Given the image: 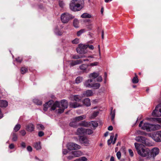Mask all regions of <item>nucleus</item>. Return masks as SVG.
Wrapping results in <instances>:
<instances>
[{"mask_svg": "<svg viewBox=\"0 0 161 161\" xmlns=\"http://www.w3.org/2000/svg\"><path fill=\"white\" fill-rule=\"evenodd\" d=\"M135 146L138 154L140 156L142 157H147L148 159L151 158L149 149L142 147V145L138 143H135Z\"/></svg>", "mask_w": 161, "mask_h": 161, "instance_id": "nucleus-1", "label": "nucleus"}, {"mask_svg": "<svg viewBox=\"0 0 161 161\" xmlns=\"http://www.w3.org/2000/svg\"><path fill=\"white\" fill-rule=\"evenodd\" d=\"M68 107L67 101L65 100H63L61 101L60 103L58 101H56L51 108V109L54 110L56 108H58L56 111L58 113L60 114L63 113L64 109L67 108Z\"/></svg>", "mask_w": 161, "mask_h": 161, "instance_id": "nucleus-2", "label": "nucleus"}, {"mask_svg": "<svg viewBox=\"0 0 161 161\" xmlns=\"http://www.w3.org/2000/svg\"><path fill=\"white\" fill-rule=\"evenodd\" d=\"M143 121L140 122L139 126L141 127V129L144 130H146L147 131H151L159 130L161 128L160 126L159 125H153L148 123H145L142 126Z\"/></svg>", "mask_w": 161, "mask_h": 161, "instance_id": "nucleus-3", "label": "nucleus"}, {"mask_svg": "<svg viewBox=\"0 0 161 161\" xmlns=\"http://www.w3.org/2000/svg\"><path fill=\"white\" fill-rule=\"evenodd\" d=\"M83 0H72L69 4L70 9L74 11H80L83 8Z\"/></svg>", "mask_w": 161, "mask_h": 161, "instance_id": "nucleus-4", "label": "nucleus"}, {"mask_svg": "<svg viewBox=\"0 0 161 161\" xmlns=\"http://www.w3.org/2000/svg\"><path fill=\"white\" fill-rule=\"evenodd\" d=\"M148 135L155 142H161V130L150 133Z\"/></svg>", "mask_w": 161, "mask_h": 161, "instance_id": "nucleus-5", "label": "nucleus"}, {"mask_svg": "<svg viewBox=\"0 0 161 161\" xmlns=\"http://www.w3.org/2000/svg\"><path fill=\"white\" fill-rule=\"evenodd\" d=\"M74 18L72 15L67 13H64L61 15V20L63 23H66L68 22L70 19Z\"/></svg>", "mask_w": 161, "mask_h": 161, "instance_id": "nucleus-6", "label": "nucleus"}, {"mask_svg": "<svg viewBox=\"0 0 161 161\" xmlns=\"http://www.w3.org/2000/svg\"><path fill=\"white\" fill-rule=\"evenodd\" d=\"M78 47L76 48V51L78 53L80 54H84L87 53L86 48L88 47L87 45H83L79 44Z\"/></svg>", "mask_w": 161, "mask_h": 161, "instance_id": "nucleus-7", "label": "nucleus"}, {"mask_svg": "<svg viewBox=\"0 0 161 161\" xmlns=\"http://www.w3.org/2000/svg\"><path fill=\"white\" fill-rule=\"evenodd\" d=\"M152 115L153 116H161V104L156 107L155 109L152 113Z\"/></svg>", "mask_w": 161, "mask_h": 161, "instance_id": "nucleus-8", "label": "nucleus"}, {"mask_svg": "<svg viewBox=\"0 0 161 161\" xmlns=\"http://www.w3.org/2000/svg\"><path fill=\"white\" fill-rule=\"evenodd\" d=\"M68 148L70 150L79 149L80 146L77 144L74 143H69L67 146Z\"/></svg>", "mask_w": 161, "mask_h": 161, "instance_id": "nucleus-9", "label": "nucleus"}, {"mask_svg": "<svg viewBox=\"0 0 161 161\" xmlns=\"http://www.w3.org/2000/svg\"><path fill=\"white\" fill-rule=\"evenodd\" d=\"M54 104V103H53V102L52 100L49 101L48 102L46 103L43 105L44 110L45 111H47V110L48 108L50 107H51V108ZM50 110H53L51 109V108H50Z\"/></svg>", "mask_w": 161, "mask_h": 161, "instance_id": "nucleus-10", "label": "nucleus"}, {"mask_svg": "<svg viewBox=\"0 0 161 161\" xmlns=\"http://www.w3.org/2000/svg\"><path fill=\"white\" fill-rule=\"evenodd\" d=\"M159 153V150L157 148H154L151 151H150V155H151V158H154L156 155Z\"/></svg>", "mask_w": 161, "mask_h": 161, "instance_id": "nucleus-11", "label": "nucleus"}, {"mask_svg": "<svg viewBox=\"0 0 161 161\" xmlns=\"http://www.w3.org/2000/svg\"><path fill=\"white\" fill-rule=\"evenodd\" d=\"M35 126L33 124L30 123L26 126V130L28 131L32 132L34 130Z\"/></svg>", "mask_w": 161, "mask_h": 161, "instance_id": "nucleus-12", "label": "nucleus"}, {"mask_svg": "<svg viewBox=\"0 0 161 161\" xmlns=\"http://www.w3.org/2000/svg\"><path fill=\"white\" fill-rule=\"evenodd\" d=\"M136 139L138 142L142 143L144 145H147L146 143V139L144 137L139 136L136 137Z\"/></svg>", "mask_w": 161, "mask_h": 161, "instance_id": "nucleus-13", "label": "nucleus"}, {"mask_svg": "<svg viewBox=\"0 0 161 161\" xmlns=\"http://www.w3.org/2000/svg\"><path fill=\"white\" fill-rule=\"evenodd\" d=\"M79 140L82 142V143L85 144V146H88L89 144V141L88 139L84 136H80L79 138Z\"/></svg>", "mask_w": 161, "mask_h": 161, "instance_id": "nucleus-14", "label": "nucleus"}, {"mask_svg": "<svg viewBox=\"0 0 161 161\" xmlns=\"http://www.w3.org/2000/svg\"><path fill=\"white\" fill-rule=\"evenodd\" d=\"M82 63L83 61L82 59H79L70 61L69 64L71 66H73L77 64H81Z\"/></svg>", "mask_w": 161, "mask_h": 161, "instance_id": "nucleus-15", "label": "nucleus"}, {"mask_svg": "<svg viewBox=\"0 0 161 161\" xmlns=\"http://www.w3.org/2000/svg\"><path fill=\"white\" fill-rule=\"evenodd\" d=\"M92 80L89 79L87 80L85 82L84 85V86L87 87H92L93 86H92V83H91L92 82Z\"/></svg>", "mask_w": 161, "mask_h": 161, "instance_id": "nucleus-16", "label": "nucleus"}, {"mask_svg": "<svg viewBox=\"0 0 161 161\" xmlns=\"http://www.w3.org/2000/svg\"><path fill=\"white\" fill-rule=\"evenodd\" d=\"M89 65L88 64H83L79 66V68L83 72H87L88 71H87V69Z\"/></svg>", "mask_w": 161, "mask_h": 161, "instance_id": "nucleus-17", "label": "nucleus"}, {"mask_svg": "<svg viewBox=\"0 0 161 161\" xmlns=\"http://www.w3.org/2000/svg\"><path fill=\"white\" fill-rule=\"evenodd\" d=\"M72 154L74 157H78L82 155V153L80 151H75L72 152Z\"/></svg>", "mask_w": 161, "mask_h": 161, "instance_id": "nucleus-18", "label": "nucleus"}, {"mask_svg": "<svg viewBox=\"0 0 161 161\" xmlns=\"http://www.w3.org/2000/svg\"><path fill=\"white\" fill-rule=\"evenodd\" d=\"M74 118H73L72 119V121L69 123V125L73 127H76L78 126V125L77 124V122L75 120Z\"/></svg>", "mask_w": 161, "mask_h": 161, "instance_id": "nucleus-19", "label": "nucleus"}, {"mask_svg": "<svg viewBox=\"0 0 161 161\" xmlns=\"http://www.w3.org/2000/svg\"><path fill=\"white\" fill-rule=\"evenodd\" d=\"M76 134L78 135L85 134V129L81 127L78 128L77 130Z\"/></svg>", "mask_w": 161, "mask_h": 161, "instance_id": "nucleus-20", "label": "nucleus"}, {"mask_svg": "<svg viewBox=\"0 0 161 161\" xmlns=\"http://www.w3.org/2000/svg\"><path fill=\"white\" fill-rule=\"evenodd\" d=\"M86 118V116L83 115L81 116H80L74 118L77 122L79 121L84 119Z\"/></svg>", "mask_w": 161, "mask_h": 161, "instance_id": "nucleus-21", "label": "nucleus"}, {"mask_svg": "<svg viewBox=\"0 0 161 161\" xmlns=\"http://www.w3.org/2000/svg\"><path fill=\"white\" fill-rule=\"evenodd\" d=\"M69 106L71 108H76L81 106V105L77 102H71L69 103Z\"/></svg>", "mask_w": 161, "mask_h": 161, "instance_id": "nucleus-22", "label": "nucleus"}, {"mask_svg": "<svg viewBox=\"0 0 161 161\" xmlns=\"http://www.w3.org/2000/svg\"><path fill=\"white\" fill-rule=\"evenodd\" d=\"M83 104L86 106L91 105L90 100L88 98L85 99L83 101Z\"/></svg>", "mask_w": 161, "mask_h": 161, "instance_id": "nucleus-23", "label": "nucleus"}, {"mask_svg": "<svg viewBox=\"0 0 161 161\" xmlns=\"http://www.w3.org/2000/svg\"><path fill=\"white\" fill-rule=\"evenodd\" d=\"M8 102L5 100H0V106L2 107H6L8 106Z\"/></svg>", "mask_w": 161, "mask_h": 161, "instance_id": "nucleus-24", "label": "nucleus"}, {"mask_svg": "<svg viewBox=\"0 0 161 161\" xmlns=\"http://www.w3.org/2000/svg\"><path fill=\"white\" fill-rule=\"evenodd\" d=\"M83 94L87 97L90 96L92 95L93 92L92 90H88L85 91Z\"/></svg>", "mask_w": 161, "mask_h": 161, "instance_id": "nucleus-25", "label": "nucleus"}, {"mask_svg": "<svg viewBox=\"0 0 161 161\" xmlns=\"http://www.w3.org/2000/svg\"><path fill=\"white\" fill-rule=\"evenodd\" d=\"M113 108H111V120L113 123L114 122V118L115 116V110L114 109L112 111Z\"/></svg>", "mask_w": 161, "mask_h": 161, "instance_id": "nucleus-26", "label": "nucleus"}, {"mask_svg": "<svg viewBox=\"0 0 161 161\" xmlns=\"http://www.w3.org/2000/svg\"><path fill=\"white\" fill-rule=\"evenodd\" d=\"M99 74L98 73L93 72L92 73H91L89 75V77L91 78H95L98 76Z\"/></svg>", "mask_w": 161, "mask_h": 161, "instance_id": "nucleus-27", "label": "nucleus"}, {"mask_svg": "<svg viewBox=\"0 0 161 161\" xmlns=\"http://www.w3.org/2000/svg\"><path fill=\"white\" fill-rule=\"evenodd\" d=\"M81 17L83 18H90L91 17V16L89 14L84 13L81 15Z\"/></svg>", "mask_w": 161, "mask_h": 161, "instance_id": "nucleus-28", "label": "nucleus"}, {"mask_svg": "<svg viewBox=\"0 0 161 161\" xmlns=\"http://www.w3.org/2000/svg\"><path fill=\"white\" fill-rule=\"evenodd\" d=\"M114 137V134L113 133H111V135L110 136V138L108 141V145H109L111 144L113 142V140Z\"/></svg>", "mask_w": 161, "mask_h": 161, "instance_id": "nucleus-29", "label": "nucleus"}, {"mask_svg": "<svg viewBox=\"0 0 161 161\" xmlns=\"http://www.w3.org/2000/svg\"><path fill=\"white\" fill-rule=\"evenodd\" d=\"M79 125L85 127H88V123L86 121H83L79 124Z\"/></svg>", "mask_w": 161, "mask_h": 161, "instance_id": "nucleus-30", "label": "nucleus"}, {"mask_svg": "<svg viewBox=\"0 0 161 161\" xmlns=\"http://www.w3.org/2000/svg\"><path fill=\"white\" fill-rule=\"evenodd\" d=\"M20 70L21 74H23L27 72L28 71L27 68L24 67H21Z\"/></svg>", "mask_w": 161, "mask_h": 161, "instance_id": "nucleus-31", "label": "nucleus"}, {"mask_svg": "<svg viewBox=\"0 0 161 161\" xmlns=\"http://www.w3.org/2000/svg\"><path fill=\"white\" fill-rule=\"evenodd\" d=\"M89 124L90 125H92L93 127H96L98 125V123L95 121H91L89 123Z\"/></svg>", "mask_w": 161, "mask_h": 161, "instance_id": "nucleus-32", "label": "nucleus"}, {"mask_svg": "<svg viewBox=\"0 0 161 161\" xmlns=\"http://www.w3.org/2000/svg\"><path fill=\"white\" fill-rule=\"evenodd\" d=\"M35 148L36 150L40 149L41 148V147L40 142H36L34 145Z\"/></svg>", "mask_w": 161, "mask_h": 161, "instance_id": "nucleus-33", "label": "nucleus"}, {"mask_svg": "<svg viewBox=\"0 0 161 161\" xmlns=\"http://www.w3.org/2000/svg\"><path fill=\"white\" fill-rule=\"evenodd\" d=\"M93 133V131L89 129H85V134L91 135Z\"/></svg>", "mask_w": 161, "mask_h": 161, "instance_id": "nucleus-34", "label": "nucleus"}, {"mask_svg": "<svg viewBox=\"0 0 161 161\" xmlns=\"http://www.w3.org/2000/svg\"><path fill=\"white\" fill-rule=\"evenodd\" d=\"M82 98L79 95H75L74 96V99L75 101L76 102H79L80 101Z\"/></svg>", "mask_w": 161, "mask_h": 161, "instance_id": "nucleus-35", "label": "nucleus"}, {"mask_svg": "<svg viewBox=\"0 0 161 161\" xmlns=\"http://www.w3.org/2000/svg\"><path fill=\"white\" fill-rule=\"evenodd\" d=\"M79 21L78 19H75L73 21V25L75 28L78 27Z\"/></svg>", "mask_w": 161, "mask_h": 161, "instance_id": "nucleus-36", "label": "nucleus"}, {"mask_svg": "<svg viewBox=\"0 0 161 161\" xmlns=\"http://www.w3.org/2000/svg\"><path fill=\"white\" fill-rule=\"evenodd\" d=\"M36 128L39 130H43L45 127L44 126L41 124H38L36 125Z\"/></svg>", "mask_w": 161, "mask_h": 161, "instance_id": "nucleus-37", "label": "nucleus"}, {"mask_svg": "<svg viewBox=\"0 0 161 161\" xmlns=\"http://www.w3.org/2000/svg\"><path fill=\"white\" fill-rule=\"evenodd\" d=\"M13 138H12V141H16L18 138L17 136V135L15 133H13L12 134Z\"/></svg>", "mask_w": 161, "mask_h": 161, "instance_id": "nucleus-38", "label": "nucleus"}, {"mask_svg": "<svg viewBox=\"0 0 161 161\" xmlns=\"http://www.w3.org/2000/svg\"><path fill=\"white\" fill-rule=\"evenodd\" d=\"M99 113V112L98 111L94 112L91 116L90 118L91 119H94L97 115Z\"/></svg>", "mask_w": 161, "mask_h": 161, "instance_id": "nucleus-39", "label": "nucleus"}, {"mask_svg": "<svg viewBox=\"0 0 161 161\" xmlns=\"http://www.w3.org/2000/svg\"><path fill=\"white\" fill-rule=\"evenodd\" d=\"M86 30L85 29H81L80 31H78L77 33V34L78 36H80L82 34L85 32Z\"/></svg>", "mask_w": 161, "mask_h": 161, "instance_id": "nucleus-40", "label": "nucleus"}, {"mask_svg": "<svg viewBox=\"0 0 161 161\" xmlns=\"http://www.w3.org/2000/svg\"><path fill=\"white\" fill-rule=\"evenodd\" d=\"M20 125L19 124H17L16 125L14 128V130L15 131L17 132L18 131L20 128Z\"/></svg>", "mask_w": 161, "mask_h": 161, "instance_id": "nucleus-41", "label": "nucleus"}, {"mask_svg": "<svg viewBox=\"0 0 161 161\" xmlns=\"http://www.w3.org/2000/svg\"><path fill=\"white\" fill-rule=\"evenodd\" d=\"M93 87H94L95 89H98L100 86V85L99 83H97L92 84Z\"/></svg>", "mask_w": 161, "mask_h": 161, "instance_id": "nucleus-42", "label": "nucleus"}, {"mask_svg": "<svg viewBox=\"0 0 161 161\" xmlns=\"http://www.w3.org/2000/svg\"><path fill=\"white\" fill-rule=\"evenodd\" d=\"M82 77H77L75 80V82L78 84L82 81Z\"/></svg>", "mask_w": 161, "mask_h": 161, "instance_id": "nucleus-43", "label": "nucleus"}, {"mask_svg": "<svg viewBox=\"0 0 161 161\" xmlns=\"http://www.w3.org/2000/svg\"><path fill=\"white\" fill-rule=\"evenodd\" d=\"M132 82L133 83H137L138 82V79L137 77H134L132 80Z\"/></svg>", "mask_w": 161, "mask_h": 161, "instance_id": "nucleus-44", "label": "nucleus"}, {"mask_svg": "<svg viewBox=\"0 0 161 161\" xmlns=\"http://www.w3.org/2000/svg\"><path fill=\"white\" fill-rule=\"evenodd\" d=\"M137 133L138 135H146L147 133L145 132L140 131L138 130L137 131Z\"/></svg>", "mask_w": 161, "mask_h": 161, "instance_id": "nucleus-45", "label": "nucleus"}, {"mask_svg": "<svg viewBox=\"0 0 161 161\" xmlns=\"http://www.w3.org/2000/svg\"><path fill=\"white\" fill-rule=\"evenodd\" d=\"M34 102L38 105H41L42 104L41 101H39L37 99L34 100Z\"/></svg>", "mask_w": 161, "mask_h": 161, "instance_id": "nucleus-46", "label": "nucleus"}, {"mask_svg": "<svg viewBox=\"0 0 161 161\" xmlns=\"http://www.w3.org/2000/svg\"><path fill=\"white\" fill-rule=\"evenodd\" d=\"M154 120H156L158 122L161 124V118H153Z\"/></svg>", "mask_w": 161, "mask_h": 161, "instance_id": "nucleus-47", "label": "nucleus"}, {"mask_svg": "<svg viewBox=\"0 0 161 161\" xmlns=\"http://www.w3.org/2000/svg\"><path fill=\"white\" fill-rule=\"evenodd\" d=\"M82 56H80L79 55H75L73 56L72 58L74 59H78L81 58H82Z\"/></svg>", "mask_w": 161, "mask_h": 161, "instance_id": "nucleus-48", "label": "nucleus"}, {"mask_svg": "<svg viewBox=\"0 0 161 161\" xmlns=\"http://www.w3.org/2000/svg\"><path fill=\"white\" fill-rule=\"evenodd\" d=\"M116 156H117L118 158L119 159L120 158L121 156V154L120 151H119L117 153Z\"/></svg>", "mask_w": 161, "mask_h": 161, "instance_id": "nucleus-49", "label": "nucleus"}, {"mask_svg": "<svg viewBox=\"0 0 161 161\" xmlns=\"http://www.w3.org/2000/svg\"><path fill=\"white\" fill-rule=\"evenodd\" d=\"M80 161H86L87 159L85 157H82L79 158Z\"/></svg>", "mask_w": 161, "mask_h": 161, "instance_id": "nucleus-50", "label": "nucleus"}, {"mask_svg": "<svg viewBox=\"0 0 161 161\" xmlns=\"http://www.w3.org/2000/svg\"><path fill=\"white\" fill-rule=\"evenodd\" d=\"M72 42L73 44H77L79 42V39H78L76 38L73 40L72 41Z\"/></svg>", "mask_w": 161, "mask_h": 161, "instance_id": "nucleus-51", "label": "nucleus"}, {"mask_svg": "<svg viewBox=\"0 0 161 161\" xmlns=\"http://www.w3.org/2000/svg\"><path fill=\"white\" fill-rule=\"evenodd\" d=\"M21 147L23 148H24L26 147L25 143L24 142H22L21 143Z\"/></svg>", "mask_w": 161, "mask_h": 161, "instance_id": "nucleus-52", "label": "nucleus"}, {"mask_svg": "<svg viewBox=\"0 0 161 161\" xmlns=\"http://www.w3.org/2000/svg\"><path fill=\"white\" fill-rule=\"evenodd\" d=\"M98 64V63L97 62H94V63H92L90 64V65L91 66H97V65Z\"/></svg>", "mask_w": 161, "mask_h": 161, "instance_id": "nucleus-53", "label": "nucleus"}, {"mask_svg": "<svg viewBox=\"0 0 161 161\" xmlns=\"http://www.w3.org/2000/svg\"><path fill=\"white\" fill-rule=\"evenodd\" d=\"M103 78L101 76H98L97 79V81L98 82H101Z\"/></svg>", "mask_w": 161, "mask_h": 161, "instance_id": "nucleus-54", "label": "nucleus"}, {"mask_svg": "<svg viewBox=\"0 0 161 161\" xmlns=\"http://www.w3.org/2000/svg\"><path fill=\"white\" fill-rule=\"evenodd\" d=\"M44 135V133L43 132L40 131L38 133V136L40 137H42Z\"/></svg>", "mask_w": 161, "mask_h": 161, "instance_id": "nucleus-55", "label": "nucleus"}, {"mask_svg": "<svg viewBox=\"0 0 161 161\" xmlns=\"http://www.w3.org/2000/svg\"><path fill=\"white\" fill-rule=\"evenodd\" d=\"M20 133L23 136H25L26 134V132L25 130H21L20 131Z\"/></svg>", "mask_w": 161, "mask_h": 161, "instance_id": "nucleus-56", "label": "nucleus"}, {"mask_svg": "<svg viewBox=\"0 0 161 161\" xmlns=\"http://www.w3.org/2000/svg\"><path fill=\"white\" fill-rule=\"evenodd\" d=\"M129 152L130 156L132 157L134 155L131 149H129Z\"/></svg>", "mask_w": 161, "mask_h": 161, "instance_id": "nucleus-57", "label": "nucleus"}, {"mask_svg": "<svg viewBox=\"0 0 161 161\" xmlns=\"http://www.w3.org/2000/svg\"><path fill=\"white\" fill-rule=\"evenodd\" d=\"M27 150L29 152H31L32 151V148L30 146H28L27 147Z\"/></svg>", "mask_w": 161, "mask_h": 161, "instance_id": "nucleus-58", "label": "nucleus"}, {"mask_svg": "<svg viewBox=\"0 0 161 161\" xmlns=\"http://www.w3.org/2000/svg\"><path fill=\"white\" fill-rule=\"evenodd\" d=\"M59 6L61 7H63L64 5V3L62 1H60L59 2Z\"/></svg>", "mask_w": 161, "mask_h": 161, "instance_id": "nucleus-59", "label": "nucleus"}, {"mask_svg": "<svg viewBox=\"0 0 161 161\" xmlns=\"http://www.w3.org/2000/svg\"><path fill=\"white\" fill-rule=\"evenodd\" d=\"M9 147L10 149H12L14 148V144H11L9 145Z\"/></svg>", "mask_w": 161, "mask_h": 161, "instance_id": "nucleus-60", "label": "nucleus"}, {"mask_svg": "<svg viewBox=\"0 0 161 161\" xmlns=\"http://www.w3.org/2000/svg\"><path fill=\"white\" fill-rule=\"evenodd\" d=\"M87 46H88V47L90 49H91V50L93 49L94 47L93 45H87Z\"/></svg>", "mask_w": 161, "mask_h": 161, "instance_id": "nucleus-61", "label": "nucleus"}, {"mask_svg": "<svg viewBox=\"0 0 161 161\" xmlns=\"http://www.w3.org/2000/svg\"><path fill=\"white\" fill-rule=\"evenodd\" d=\"M16 60L17 62H19V63L21 62L22 61L21 59H20L19 58H16Z\"/></svg>", "mask_w": 161, "mask_h": 161, "instance_id": "nucleus-62", "label": "nucleus"}, {"mask_svg": "<svg viewBox=\"0 0 161 161\" xmlns=\"http://www.w3.org/2000/svg\"><path fill=\"white\" fill-rule=\"evenodd\" d=\"M113 129V127L112 126H110L108 128V130H112Z\"/></svg>", "mask_w": 161, "mask_h": 161, "instance_id": "nucleus-63", "label": "nucleus"}, {"mask_svg": "<svg viewBox=\"0 0 161 161\" xmlns=\"http://www.w3.org/2000/svg\"><path fill=\"white\" fill-rule=\"evenodd\" d=\"M63 153L64 154H66L68 153V151L66 149H64L63 152Z\"/></svg>", "mask_w": 161, "mask_h": 161, "instance_id": "nucleus-64", "label": "nucleus"}]
</instances>
